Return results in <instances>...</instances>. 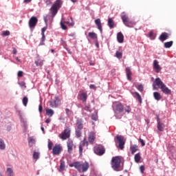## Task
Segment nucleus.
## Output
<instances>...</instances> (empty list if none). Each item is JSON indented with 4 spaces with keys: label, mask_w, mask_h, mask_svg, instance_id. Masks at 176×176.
<instances>
[{
    "label": "nucleus",
    "mask_w": 176,
    "mask_h": 176,
    "mask_svg": "<svg viewBox=\"0 0 176 176\" xmlns=\"http://www.w3.org/2000/svg\"><path fill=\"white\" fill-rule=\"evenodd\" d=\"M161 89L162 92L165 95H171V89H170L164 82L162 81L160 78H156L153 82V89L159 90Z\"/></svg>",
    "instance_id": "nucleus-1"
},
{
    "label": "nucleus",
    "mask_w": 176,
    "mask_h": 176,
    "mask_svg": "<svg viewBox=\"0 0 176 176\" xmlns=\"http://www.w3.org/2000/svg\"><path fill=\"white\" fill-rule=\"evenodd\" d=\"M63 4V0H56L52 7L50 8V12L52 16V19L56 16L58 12V10L62 8Z\"/></svg>",
    "instance_id": "nucleus-2"
},
{
    "label": "nucleus",
    "mask_w": 176,
    "mask_h": 176,
    "mask_svg": "<svg viewBox=\"0 0 176 176\" xmlns=\"http://www.w3.org/2000/svg\"><path fill=\"white\" fill-rule=\"evenodd\" d=\"M76 129L75 135L77 138H79L82 136V129H84V120L82 118H78L76 120Z\"/></svg>",
    "instance_id": "nucleus-3"
},
{
    "label": "nucleus",
    "mask_w": 176,
    "mask_h": 176,
    "mask_svg": "<svg viewBox=\"0 0 176 176\" xmlns=\"http://www.w3.org/2000/svg\"><path fill=\"white\" fill-rule=\"evenodd\" d=\"M72 166L78 169V171L80 173L87 172L89 168V164L87 162H85L84 163L75 162L73 163Z\"/></svg>",
    "instance_id": "nucleus-4"
},
{
    "label": "nucleus",
    "mask_w": 176,
    "mask_h": 176,
    "mask_svg": "<svg viewBox=\"0 0 176 176\" xmlns=\"http://www.w3.org/2000/svg\"><path fill=\"white\" fill-rule=\"evenodd\" d=\"M121 19L124 25L129 28H133L135 25V22L130 21V19H129V16L125 13H122Z\"/></svg>",
    "instance_id": "nucleus-5"
},
{
    "label": "nucleus",
    "mask_w": 176,
    "mask_h": 176,
    "mask_svg": "<svg viewBox=\"0 0 176 176\" xmlns=\"http://www.w3.org/2000/svg\"><path fill=\"white\" fill-rule=\"evenodd\" d=\"M121 162H122V160L120 157L119 156L113 157L111 160V166L113 169L116 171H119Z\"/></svg>",
    "instance_id": "nucleus-6"
},
{
    "label": "nucleus",
    "mask_w": 176,
    "mask_h": 176,
    "mask_svg": "<svg viewBox=\"0 0 176 176\" xmlns=\"http://www.w3.org/2000/svg\"><path fill=\"white\" fill-rule=\"evenodd\" d=\"M72 130L69 126H66L64 131L59 135V137L63 140H66L71 137Z\"/></svg>",
    "instance_id": "nucleus-7"
},
{
    "label": "nucleus",
    "mask_w": 176,
    "mask_h": 176,
    "mask_svg": "<svg viewBox=\"0 0 176 176\" xmlns=\"http://www.w3.org/2000/svg\"><path fill=\"white\" fill-rule=\"evenodd\" d=\"M94 153L98 156L103 155L106 152V148L104 146L98 144L94 147Z\"/></svg>",
    "instance_id": "nucleus-8"
},
{
    "label": "nucleus",
    "mask_w": 176,
    "mask_h": 176,
    "mask_svg": "<svg viewBox=\"0 0 176 176\" xmlns=\"http://www.w3.org/2000/svg\"><path fill=\"white\" fill-rule=\"evenodd\" d=\"M49 104L52 109L57 108L60 104V100L58 96H55L49 101Z\"/></svg>",
    "instance_id": "nucleus-9"
},
{
    "label": "nucleus",
    "mask_w": 176,
    "mask_h": 176,
    "mask_svg": "<svg viewBox=\"0 0 176 176\" xmlns=\"http://www.w3.org/2000/svg\"><path fill=\"white\" fill-rule=\"evenodd\" d=\"M116 140H117V142L118 143V148L120 150H124V145L126 144V142L124 141V138L122 135H117Z\"/></svg>",
    "instance_id": "nucleus-10"
},
{
    "label": "nucleus",
    "mask_w": 176,
    "mask_h": 176,
    "mask_svg": "<svg viewBox=\"0 0 176 176\" xmlns=\"http://www.w3.org/2000/svg\"><path fill=\"white\" fill-rule=\"evenodd\" d=\"M67 152L69 154H72L74 150V148H76V145L74 143V140L72 139H68L67 141Z\"/></svg>",
    "instance_id": "nucleus-11"
},
{
    "label": "nucleus",
    "mask_w": 176,
    "mask_h": 176,
    "mask_svg": "<svg viewBox=\"0 0 176 176\" xmlns=\"http://www.w3.org/2000/svg\"><path fill=\"white\" fill-rule=\"evenodd\" d=\"M63 148L60 144H56L52 148V153L55 155H58L61 153Z\"/></svg>",
    "instance_id": "nucleus-12"
},
{
    "label": "nucleus",
    "mask_w": 176,
    "mask_h": 176,
    "mask_svg": "<svg viewBox=\"0 0 176 176\" xmlns=\"http://www.w3.org/2000/svg\"><path fill=\"white\" fill-rule=\"evenodd\" d=\"M38 19L36 16H32L28 22V25L30 29L34 28L38 23Z\"/></svg>",
    "instance_id": "nucleus-13"
},
{
    "label": "nucleus",
    "mask_w": 176,
    "mask_h": 176,
    "mask_svg": "<svg viewBox=\"0 0 176 176\" xmlns=\"http://www.w3.org/2000/svg\"><path fill=\"white\" fill-rule=\"evenodd\" d=\"M86 146V147H88L89 146V142L87 140L86 138H85L80 143L79 145V153L80 154L82 153L83 152V147H85Z\"/></svg>",
    "instance_id": "nucleus-14"
},
{
    "label": "nucleus",
    "mask_w": 176,
    "mask_h": 176,
    "mask_svg": "<svg viewBox=\"0 0 176 176\" xmlns=\"http://www.w3.org/2000/svg\"><path fill=\"white\" fill-rule=\"evenodd\" d=\"M170 36H171V34L170 33L162 32L159 37V40L163 43L166 41L167 39H168V38H170Z\"/></svg>",
    "instance_id": "nucleus-15"
},
{
    "label": "nucleus",
    "mask_w": 176,
    "mask_h": 176,
    "mask_svg": "<svg viewBox=\"0 0 176 176\" xmlns=\"http://www.w3.org/2000/svg\"><path fill=\"white\" fill-rule=\"evenodd\" d=\"M96 139V133L94 131H91L89 133V137H88V140L89 142L91 144H94V142H95Z\"/></svg>",
    "instance_id": "nucleus-16"
},
{
    "label": "nucleus",
    "mask_w": 176,
    "mask_h": 176,
    "mask_svg": "<svg viewBox=\"0 0 176 176\" xmlns=\"http://www.w3.org/2000/svg\"><path fill=\"white\" fill-rule=\"evenodd\" d=\"M95 25H96L98 30L102 34L103 29H102V24L100 19H96L94 21Z\"/></svg>",
    "instance_id": "nucleus-17"
},
{
    "label": "nucleus",
    "mask_w": 176,
    "mask_h": 176,
    "mask_svg": "<svg viewBox=\"0 0 176 176\" xmlns=\"http://www.w3.org/2000/svg\"><path fill=\"white\" fill-rule=\"evenodd\" d=\"M115 109L119 113H122L124 111V107L121 102H117L115 104Z\"/></svg>",
    "instance_id": "nucleus-18"
},
{
    "label": "nucleus",
    "mask_w": 176,
    "mask_h": 176,
    "mask_svg": "<svg viewBox=\"0 0 176 176\" xmlns=\"http://www.w3.org/2000/svg\"><path fill=\"white\" fill-rule=\"evenodd\" d=\"M157 129L158 131H163L164 130V127H165V125H164V123L160 122V118H159V117H157Z\"/></svg>",
    "instance_id": "nucleus-19"
},
{
    "label": "nucleus",
    "mask_w": 176,
    "mask_h": 176,
    "mask_svg": "<svg viewBox=\"0 0 176 176\" xmlns=\"http://www.w3.org/2000/svg\"><path fill=\"white\" fill-rule=\"evenodd\" d=\"M153 69L155 70L156 73L160 72V70H162V68L160 67V65H159V61L157 60H153Z\"/></svg>",
    "instance_id": "nucleus-20"
},
{
    "label": "nucleus",
    "mask_w": 176,
    "mask_h": 176,
    "mask_svg": "<svg viewBox=\"0 0 176 176\" xmlns=\"http://www.w3.org/2000/svg\"><path fill=\"white\" fill-rule=\"evenodd\" d=\"M133 96L139 102L140 104H142V98L141 97V95L140 93L135 91L132 92Z\"/></svg>",
    "instance_id": "nucleus-21"
},
{
    "label": "nucleus",
    "mask_w": 176,
    "mask_h": 176,
    "mask_svg": "<svg viewBox=\"0 0 176 176\" xmlns=\"http://www.w3.org/2000/svg\"><path fill=\"white\" fill-rule=\"evenodd\" d=\"M117 40L119 43H123L124 41V36L122 32H120L117 34Z\"/></svg>",
    "instance_id": "nucleus-22"
},
{
    "label": "nucleus",
    "mask_w": 176,
    "mask_h": 176,
    "mask_svg": "<svg viewBox=\"0 0 176 176\" xmlns=\"http://www.w3.org/2000/svg\"><path fill=\"white\" fill-rule=\"evenodd\" d=\"M125 71L126 74L127 80L131 81V75L133 74V72H131V69L130 68V67H126Z\"/></svg>",
    "instance_id": "nucleus-23"
},
{
    "label": "nucleus",
    "mask_w": 176,
    "mask_h": 176,
    "mask_svg": "<svg viewBox=\"0 0 176 176\" xmlns=\"http://www.w3.org/2000/svg\"><path fill=\"white\" fill-rule=\"evenodd\" d=\"M88 98V95L85 92H82L80 94V100L82 102V103H85L87 102Z\"/></svg>",
    "instance_id": "nucleus-24"
},
{
    "label": "nucleus",
    "mask_w": 176,
    "mask_h": 176,
    "mask_svg": "<svg viewBox=\"0 0 176 176\" xmlns=\"http://www.w3.org/2000/svg\"><path fill=\"white\" fill-rule=\"evenodd\" d=\"M153 97H154V99L157 101H160V100H162V95L160 94V92H157V91L153 92Z\"/></svg>",
    "instance_id": "nucleus-25"
},
{
    "label": "nucleus",
    "mask_w": 176,
    "mask_h": 176,
    "mask_svg": "<svg viewBox=\"0 0 176 176\" xmlns=\"http://www.w3.org/2000/svg\"><path fill=\"white\" fill-rule=\"evenodd\" d=\"M108 26L110 29H113L115 26V22L112 18L108 19Z\"/></svg>",
    "instance_id": "nucleus-26"
},
{
    "label": "nucleus",
    "mask_w": 176,
    "mask_h": 176,
    "mask_svg": "<svg viewBox=\"0 0 176 176\" xmlns=\"http://www.w3.org/2000/svg\"><path fill=\"white\" fill-rule=\"evenodd\" d=\"M88 36L92 40L98 39V34L96 32H89Z\"/></svg>",
    "instance_id": "nucleus-27"
},
{
    "label": "nucleus",
    "mask_w": 176,
    "mask_h": 176,
    "mask_svg": "<svg viewBox=\"0 0 176 176\" xmlns=\"http://www.w3.org/2000/svg\"><path fill=\"white\" fill-rule=\"evenodd\" d=\"M45 112L46 115L49 117H52L54 114V111L52 109H47Z\"/></svg>",
    "instance_id": "nucleus-28"
},
{
    "label": "nucleus",
    "mask_w": 176,
    "mask_h": 176,
    "mask_svg": "<svg viewBox=\"0 0 176 176\" xmlns=\"http://www.w3.org/2000/svg\"><path fill=\"white\" fill-rule=\"evenodd\" d=\"M174 43V42L173 41H168V42H165L164 44V47L166 49H168L170 48L171 47H173V44Z\"/></svg>",
    "instance_id": "nucleus-29"
},
{
    "label": "nucleus",
    "mask_w": 176,
    "mask_h": 176,
    "mask_svg": "<svg viewBox=\"0 0 176 176\" xmlns=\"http://www.w3.org/2000/svg\"><path fill=\"white\" fill-rule=\"evenodd\" d=\"M6 173L8 176H14V170L12 168H7Z\"/></svg>",
    "instance_id": "nucleus-30"
},
{
    "label": "nucleus",
    "mask_w": 176,
    "mask_h": 176,
    "mask_svg": "<svg viewBox=\"0 0 176 176\" xmlns=\"http://www.w3.org/2000/svg\"><path fill=\"white\" fill-rule=\"evenodd\" d=\"M134 160L136 163H140V161H141V153H136L135 155Z\"/></svg>",
    "instance_id": "nucleus-31"
},
{
    "label": "nucleus",
    "mask_w": 176,
    "mask_h": 176,
    "mask_svg": "<svg viewBox=\"0 0 176 176\" xmlns=\"http://www.w3.org/2000/svg\"><path fill=\"white\" fill-rule=\"evenodd\" d=\"M138 151V146L133 145L132 146H131V151L132 155H134V153H135V152H137Z\"/></svg>",
    "instance_id": "nucleus-32"
},
{
    "label": "nucleus",
    "mask_w": 176,
    "mask_h": 176,
    "mask_svg": "<svg viewBox=\"0 0 176 176\" xmlns=\"http://www.w3.org/2000/svg\"><path fill=\"white\" fill-rule=\"evenodd\" d=\"M6 147V146L4 140L3 139L0 138V149L5 150Z\"/></svg>",
    "instance_id": "nucleus-33"
},
{
    "label": "nucleus",
    "mask_w": 176,
    "mask_h": 176,
    "mask_svg": "<svg viewBox=\"0 0 176 176\" xmlns=\"http://www.w3.org/2000/svg\"><path fill=\"white\" fill-rule=\"evenodd\" d=\"M28 98L27 96H24L22 99V102L24 107H27L28 106Z\"/></svg>",
    "instance_id": "nucleus-34"
},
{
    "label": "nucleus",
    "mask_w": 176,
    "mask_h": 176,
    "mask_svg": "<svg viewBox=\"0 0 176 176\" xmlns=\"http://www.w3.org/2000/svg\"><path fill=\"white\" fill-rule=\"evenodd\" d=\"M123 56V53L122 52H120V51H117L116 52V57L118 59H120L122 58Z\"/></svg>",
    "instance_id": "nucleus-35"
},
{
    "label": "nucleus",
    "mask_w": 176,
    "mask_h": 176,
    "mask_svg": "<svg viewBox=\"0 0 176 176\" xmlns=\"http://www.w3.org/2000/svg\"><path fill=\"white\" fill-rule=\"evenodd\" d=\"M53 146H54L53 142L51 141L50 139H49V140H48V144H47L48 149H49L50 151L52 150Z\"/></svg>",
    "instance_id": "nucleus-36"
},
{
    "label": "nucleus",
    "mask_w": 176,
    "mask_h": 176,
    "mask_svg": "<svg viewBox=\"0 0 176 176\" xmlns=\"http://www.w3.org/2000/svg\"><path fill=\"white\" fill-rule=\"evenodd\" d=\"M65 168V161H60V170H64Z\"/></svg>",
    "instance_id": "nucleus-37"
},
{
    "label": "nucleus",
    "mask_w": 176,
    "mask_h": 176,
    "mask_svg": "<svg viewBox=\"0 0 176 176\" xmlns=\"http://www.w3.org/2000/svg\"><path fill=\"white\" fill-rule=\"evenodd\" d=\"M40 156V153L34 151L33 153V158L34 160H38Z\"/></svg>",
    "instance_id": "nucleus-38"
},
{
    "label": "nucleus",
    "mask_w": 176,
    "mask_h": 176,
    "mask_svg": "<svg viewBox=\"0 0 176 176\" xmlns=\"http://www.w3.org/2000/svg\"><path fill=\"white\" fill-rule=\"evenodd\" d=\"M137 89L140 91L142 92L144 91V85H142V84H140L136 87Z\"/></svg>",
    "instance_id": "nucleus-39"
},
{
    "label": "nucleus",
    "mask_w": 176,
    "mask_h": 176,
    "mask_svg": "<svg viewBox=\"0 0 176 176\" xmlns=\"http://www.w3.org/2000/svg\"><path fill=\"white\" fill-rule=\"evenodd\" d=\"M28 142L29 144H34L36 143V140L32 137H30Z\"/></svg>",
    "instance_id": "nucleus-40"
},
{
    "label": "nucleus",
    "mask_w": 176,
    "mask_h": 176,
    "mask_svg": "<svg viewBox=\"0 0 176 176\" xmlns=\"http://www.w3.org/2000/svg\"><path fill=\"white\" fill-rule=\"evenodd\" d=\"M10 35V32L8 31V30H6V31H3L2 32V36L6 37V36H9Z\"/></svg>",
    "instance_id": "nucleus-41"
},
{
    "label": "nucleus",
    "mask_w": 176,
    "mask_h": 176,
    "mask_svg": "<svg viewBox=\"0 0 176 176\" xmlns=\"http://www.w3.org/2000/svg\"><path fill=\"white\" fill-rule=\"evenodd\" d=\"M41 35H42V38H41L42 42L40 43V45H45L44 41H45V34H41Z\"/></svg>",
    "instance_id": "nucleus-42"
},
{
    "label": "nucleus",
    "mask_w": 176,
    "mask_h": 176,
    "mask_svg": "<svg viewBox=\"0 0 176 176\" xmlns=\"http://www.w3.org/2000/svg\"><path fill=\"white\" fill-rule=\"evenodd\" d=\"M98 119V115L97 114H92L91 115V120L94 121H97Z\"/></svg>",
    "instance_id": "nucleus-43"
},
{
    "label": "nucleus",
    "mask_w": 176,
    "mask_h": 176,
    "mask_svg": "<svg viewBox=\"0 0 176 176\" xmlns=\"http://www.w3.org/2000/svg\"><path fill=\"white\" fill-rule=\"evenodd\" d=\"M124 111L127 113H130V112H131V108L130 107V106H126L124 109Z\"/></svg>",
    "instance_id": "nucleus-44"
},
{
    "label": "nucleus",
    "mask_w": 176,
    "mask_h": 176,
    "mask_svg": "<svg viewBox=\"0 0 176 176\" xmlns=\"http://www.w3.org/2000/svg\"><path fill=\"white\" fill-rule=\"evenodd\" d=\"M19 85L21 87H24V88H26V85H25V82L24 81H21L19 82Z\"/></svg>",
    "instance_id": "nucleus-45"
},
{
    "label": "nucleus",
    "mask_w": 176,
    "mask_h": 176,
    "mask_svg": "<svg viewBox=\"0 0 176 176\" xmlns=\"http://www.w3.org/2000/svg\"><path fill=\"white\" fill-rule=\"evenodd\" d=\"M60 26H61L62 30H67V25H65L63 22H60Z\"/></svg>",
    "instance_id": "nucleus-46"
},
{
    "label": "nucleus",
    "mask_w": 176,
    "mask_h": 176,
    "mask_svg": "<svg viewBox=\"0 0 176 176\" xmlns=\"http://www.w3.org/2000/svg\"><path fill=\"white\" fill-rule=\"evenodd\" d=\"M140 173L143 174L144 171H145V166L141 165L140 167Z\"/></svg>",
    "instance_id": "nucleus-47"
},
{
    "label": "nucleus",
    "mask_w": 176,
    "mask_h": 176,
    "mask_svg": "<svg viewBox=\"0 0 176 176\" xmlns=\"http://www.w3.org/2000/svg\"><path fill=\"white\" fill-rule=\"evenodd\" d=\"M89 88L91 89H94V91H96L97 89V87L96 86V85H94V84L90 85Z\"/></svg>",
    "instance_id": "nucleus-48"
},
{
    "label": "nucleus",
    "mask_w": 176,
    "mask_h": 176,
    "mask_svg": "<svg viewBox=\"0 0 176 176\" xmlns=\"http://www.w3.org/2000/svg\"><path fill=\"white\" fill-rule=\"evenodd\" d=\"M43 105H42V104H40L38 105V111H39V113H41L43 112Z\"/></svg>",
    "instance_id": "nucleus-49"
},
{
    "label": "nucleus",
    "mask_w": 176,
    "mask_h": 176,
    "mask_svg": "<svg viewBox=\"0 0 176 176\" xmlns=\"http://www.w3.org/2000/svg\"><path fill=\"white\" fill-rule=\"evenodd\" d=\"M18 77H23V71H19L17 73Z\"/></svg>",
    "instance_id": "nucleus-50"
},
{
    "label": "nucleus",
    "mask_w": 176,
    "mask_h": 176,
    "mask_svg": "<svg viewBox=\"0 0 176 176\" xmlns=\"http://www.w3.org/2000/svg\"><path fill=\"white\" fill-rule=\"evenodd\" d=\"M47 30V27H44L41 29V34H45V32Z\"/></svg>",
    "instance_id": "nucleus-51"
},
{
    "label": "nucleus",
    "mask_w": 176,
    "mask_h": 176,
    "mask_svg": "<svg viewBox=\"0 0 176 176\" xmlns=\"http://www.w3.org/2000/svg\"><path fill=\"white\" fill-rule=\"evenodd\" d=\"M139 142L141 143L142 146H144L145 141H144L143 139L139 138Z\"/></svg>",
    "instance_id": "nucleus-52"
},
{
    "label": "nucleus",
    "mask_w": 176,
    "mask_h": 176,
    "mask_svg": "<svg viewBox=\"0 0 176 176\" xmlns=\"http://www.w3.org/2000/svg\"><path fill=\"white\" fill-rule=\"evenodd\" d=\"M39 67H42L43 65V60L41 59H38Z\"/></svg>",
    "instance_id": "nucleus-53"
},
{
    "label": "nucleus",
    "mask_w": 176,
    "mask_h": 176,
    "mask_svg": "<svg viewBox=\"0 0 176 176\" xmlns=\"http://www.w3.org/2000/svg\"><path fill=\"white\" fill-rule=\"evenodd\" d=\"M52 120L51 118H47L45 120V123L46 124H50Z\"/></svg>",
    "instance_id": "nucleus-54"
},
{
    "label": "nucleus",
    "mask_w": 176,
    "mask_h": 176,
    "mask_svg": "<svg viewBox=\"0 0 176 176\" xmlns=\"http://www.w3.org/2000/svg\"><path fill=\"white\" fill-rule=\"evenodd\" d=\"M12 54H14V55H16V54H17V50H16V48H13Z\"/></svg>",
    "instance_id": "nucleus-55"
},
{
    "label": "nucleus",
    "mask_w": 176,
    "mask_h": 176,
    "mask_svg": "<svg viewBox=\"0 0 176 176\" xmlns=\"http://www.w3.org/2000/svg\"><path fill=\"white\" fill-rule=\"evenodd\" d=\"M153 36V32H150L148 34V37L152 38Z\"/></svg>",
    "instance_id": "nucleus-56"
},
{
    "label": "nucleus",
    "mask_w": 176,
    "mask_h": 176,
    "mask_svg": "<svg viewBox=\"0 0 176 176\" xmlns=\"http://www.w3.org/2000/svg\"><path fill=\"white\" fill-rule=\"evenodd\" d=\"M45 3H46V6H50L52 3V2L50 0H47Z\"/></svg>",
    "instance_id": "nucleus-57"
},
{
    "label": "nucleus",
    "mask_w": 176,
    "mask_h": 176,
    "mask_svg": "<svg viewBox=\"0 0 176 176\" xmlns=\"http://www.w3.org/2000/svg\"><path fill=\"white\" fill-rule=\"evenodd\" d=\"M32 1V0H23L24 3H29Z\"/></svg>",
    "instance_id": "nucleus-58"
},
{
    "label": "nucleus",
    "mask_w": 176,
    "mask_h": 176,
    "mask_svg": "<svg viewBox=\"0 0 176 176\" xmlns=\"http://www.w3.org/2000/svg\"><path fill=\"white\" fill-rule=\"evenodd\" d=\"M34 63H35V65H36V67H38V66H39V61H38V60H35Z\"/></svg>",
    "instance_id": "nucleus-59"
},
{
    "label": "nucleus",
    "mask_w": 176,
    "mask_h": 176,
    "mask_svg": "<svg viewBox=\"0 0 176 176\" xmlns=\"http://www.w3.org/2000/svg\"><path fill=\"white\" fill-rule=\"evenodd\" d=\"M65 112L68 115L69 113V112H70V109H68V108L65 109Z\"/></svg>",
    "instance_id": "nucleus-60"
},
{
    "label": "nucleus",
    "mask_w": 176,
    "mask_h": 176,
    "mask_svg": "<svg viewBox=\"0 0 176 176\" xmlns=\"http://www.w3.org/2000/svg\"><path fill=\"white\" fill-rule=\"evenodd\" d=\"M173 159L176 160V152L173 154Z\"/></svg>",
    "instance_id": "nucleus-61"
},
{
    "label": "nucleus",
    "mask_w": 176,
    "mask_h": 176,
    "mask_svg": "<svg viewBox=\"0 0 176 176\" xmlns=\"http://www.w3.org/2000/svg\"><path fill=\"white\" fill-rule=\"evenodd\" d=\"M73 3H76L78 2V0H70Z\"/></svg>",
    "instance_id": "nucleus-62"
},
{
    "label": "nucleus",
    "mask_w": 176,
    "mask_h": 176,
    "mask_svg": "<svg viewBox=\"0 0 176 176\" xmlns=\"http://www.w3.org/2000/svg\"><path fill=\"white\" fill-rule=\"evenodd\" d=\"M89 65H90V66H94V65H95V63L90 62V63H89Z\"/></svg>",
    "instance_id": "nucleus-63"
},
{
    "label": "nucleus",
    "mask_w": 176,
    "mask_h": 176,
    "mask_svg": "<svg viewBox=\"0 0 176 176\" xmlns=\"http://www.w3.org/2000/svg\"><path fill=\"white\" fill-rule=\"evenodd\" d=\"M41 129L43 133L45 132V128L43 126H41Z\"/></svg>",
    "instance_id": "nucleus-64"
}]
</instances>
